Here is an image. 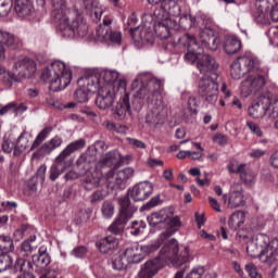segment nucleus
Wrapping results in <instances>:
<instances>
[{
  "instance_id": "nucleus-36",
  "label": "nucleus",
  "mask_w": 278,
  "mask_h": 278,
  "mask_svg": "<svg viewBox=\"0 0 278 278\" xmlns=\"http://www.w3.org/2000/svg\"><path fill=\"white\" fill-rule=\"evenodd\" d=\"M244 220H245L244 212L237 211L232 215H230L228 219V227H230V229L236 231L240 229L242 225H244Z\"/></svg>"
},
{
  "instance_id": "nucleus-57",
  "label": "nucleus",
  "mask_w": 278,
  "mask_h": 278,
  "mask_svg": "<svg viewBox=\"0 0 278 278\" xmlns=\"http://www.w3.org/2000/svg\"><path fill=\"white\" fill-rule=\"evenodd\" d=\"M12 10V0H0V17L8 16Z\"/></svg>"
},
{
  "instance_id": "nucleus-60",
  "label": "nucleus",
  "mask_w": 278,
  "mask_h": 278,
  "mask_svg": "<svg viewBox=\"0 0 278 278\" xmlns=\"http://www.w3.org/2000/svg\"><path fill=\"white\" fill-rule=\"evenodd\" d=\"M245 270L251 278H262V275L257 273V267L253 263L245 265Z\"/></svg>"
},
{
  "instance_id": "nucleus-13",
  "label": "nucleus",
  "mask_w": 278,
  "mask_h": 278,
  "mask_svg": "<svg viewBox=\"0 0 278 278\" xmlns=\"http://www.w3.org/2000/svg\"><path fill=\"white\" fill-rule=\"evenodd\" d=\"M166 116H168V110L166 104H164V100H157L146 115V123L150 127H157V125H162L166 121Z\"/></svg>"
},
{
  "instance_id": "nucleus-21",
  "label": "nucleus",
  "mask_w": 278,
  "mask_h": 278,
  "mask_svg": "<svg viewBox=\"0 0 278 278\" xmlns=\"http://www.w3.org/2000/svg\"><path fill=\"white\" fill-rule=\"evenodd\" d=\"M131 109H134V104L129 100V93H125L113 108V114L118 121H123L127 114H131Z\"/></svg>"
},
{
  "instance_id": "nucleus-26",
  "label": "nucleus",
  "mask_w": 278,
  "mask_h": 278,
  "mask_svg": "<svg viewBox=\"0 0 278 278\" xmlns=\"http://www.w3.org/2000/svg\"><path fill=\"white\" fill-rule=\"evenodd\" d=\"M160 268H162L160 258L150 260L144 263V266L139 271L138 278H153Z\"/></svg>"
},
{
  "instance_id": "nucleus-6",
  "label": "nucleus",
  "mask_w": 278,
  "mask_h": 278,
  "mask_svg": "<svg viewBox=\"0 0 278 278\" xmlns=\"http://www.w3.org/2000/svg\"><path fill=\"white\" fill-rule=\"evenodd\" d=\"M56 23H59L58 29L61 31L63 38H73L75 36L84 38L88 34V25L79 20L70 23L68 17L63 15L62 20L56 21Z\"/></svg>"
},
{
  "instance_id": "nucleus-8",
  "label": "nucleus",
  "mask_w": 278,
  "mask_h": 278,
  "mask_svg": "<svg viewBox=\"0 0 278 278\" xmlns=\"http://www.w3.org/2000/svg\"><path fill=\"white\" fill-rule=\"evenodd\" d=\"M260 65L250 56H241L230 65L232 79H242L248 73H257Z\"/></svg>"
},
{
  "instance_id": "nucleus-43",
  "label": "nucleus",
  "mask_w": 278,
  "mask_h": 278,
  "mask_svg": "<svg viewBox=\"0 0 278 278\" xmlns=\"http://www.w3.org/2000/svg\"><path fill=\"white\" fill-rule=\"evenodd\" d=\"M135 170L132 167H126L124 169H121L116 174V184L121 186L122 184H125V181H129L134 177Z\"/></svg>"
},
{
  "instance_id": "nucleus-27",
  "label": "nucleus",
  "mask_w": 278,
  "mask_h": 278,
  "mask_svg": "<svg viewBox=\"0 0 278 278\" xmlns=\"http://www.w3.org/2000/svg\"><path fill=\"white\" fill-rule=\"evenodd\" d=\"M79 81H83L85 88L88 90V92H91L92 94L101 90L102 80L99 74H91V75L85 76Z\"/></svg>"
},
{
  "instance_id": "nucleus-59",
  "label": "nucleus",
  "mask_w": 278,
  "mask_h": 278,
  "mask_svg": "<svg viewBox=\"0 0 278 278\" xmlns=\"http://www.w3.org/2000/svg\"><path fill=\"white\" fill-rule=\"evenodd\" d=\"M127 25L130 30V34H131V38H134V31H136V29H140V24L138 23V18L136 17V15H131L128 21H127Z\"/></svg>"
},
{
  "instance_id": "nucleus-40",
  "label": "nucleus",
  "mask_w": 278,
  "mask_h": 278,
  "mask_svg": "<svg viewBox=\"0 0 278 278\" xmlns=\"http://www.w3.org/2000/svg\"><path fill=\"white\" fill-rule=\"evenodd\" d=\"M51 4L54 8V21H62L66 15L64 14V10H66V0H51Z\"/></svg>"
},
{
  "instance_id": "nucleus-14",
  "label": "nucleus",
  "mask_w": 278,
  "mask_h": 278,
  "mask_svg": "<svg viewBox=\"0 0 278 278\" xmlns=\"http://www.w3.org/2000/svg\"><path fill=\"white\" fill-rule=\"evenodd\" d=\"M198 92L212 105L218 101V84L210 78L202 77L200 79Z\"/></svg>"
},
{
  "instance_id": "nucleus-18",
  "label": "nucleus",
  "mask_w": 278,
  "mask_h": 278,
  "mask_svg": "<svg viewBox=\"0 0 278 278\" xmlns=\"http://www.w3.org/2000/svg\"><path fill=\"white\" fill-rule=\"evenodd\" d=\"M116 202L118 204V217L124 220H131L134 218V214L138 212V207L131 203V199L126 193L123 197L116 198Z\"/></svg>"
},
{
  "instance_id": "nucleus-62",
  "label": "nucleus",
  "mask_w": 278,
  "mask_h": 278,
  "mask_svg": "<svg viewBox=\"0 0 278 278\" xmlns=\"http://www.w3.org/2000/svg\"><path fill=\"white\" fill-rule=\"evenodd\" d=\"M247 127H249L250 131H252V134H254L258 138H262L264 136V132L262 131V128H260L257 126V124H255L253 122H248Z\"/></svg>"
},
{
  "instance_id": "nucleus-24",
  "label": "nucleus",
  "mask_w": 278,
  "mask_h": 278,
  "mask_svg": "<svg viewBox=\"0 0 278 278\" xmlns=\"http://www.w3.org/2000/svg\"><path fill=\"white\" fill-rule=\"evenodd\" d=\"M83 5L86 14L91 16L94 23H99V21H101L103 7H101L97 0H83Z\"/></svg>"
},
{
  "instance_id": "nucleus-31",
  "label": "nucleus",
  "mask_w": 278,
  "mask_h": 278,
  "mask_svg": "<svg viewBox=\"0 0 278 278\" xmlns=\"http://www.w3.org/2000/svg\"><path fill=\"white\" fill-rule=\"evenodd\" d=\"M116 247H118V239L114 236H108L98 242V249L101 253H110V251H114Z\"/></svg>"
},
{
  "instance_id": "nucleus-54",
  "label": "nucleus",
  "mask_w": 278,
  "mask_h": 278,
  "mask_svg": "<svg viewBox=\"0 0 278 278\" xmlns=\"http://www.w3.org/2000/svg\"><path fill=\"white\" fill-rule=\"evenodd\" d=\"M12 267V256L8 253L0 254V273L8 270Z\"/></svg>"
},
{
  "instance_id": "nucleus-29",
  "label": "nucleus",
  "mask_w": 278,
  "mask_h": 278,
  "mask_svg": "<svg viewBox=\"0 0 278 278\" xmlns=\"http://www.w3.org/2000/svg\"><path fill=\"white\" fill-rule=\"evenodd\" d=\"M240 49H242V41H240L238 37L230 35L226 38L224 51L227 55H233L238 53Z\"/></svg>"
},
{
  "instance_id": "nucleus-55",
  "label": "nucleus",
  "mask_w": 278,
  "mask_h": 278,
  "mask_svg": "<svg viewBox=\"0 0 278 278\" xmlns=\"http://www.w3.org/2000/svg\"><path fill=\"white\" fill-rule=\"evenodd\" d=\"M269 118L275 121L274 127L278 129V97H275L274 102L271 104V109L269 112Z\"/></svg>"
},
{
  "instance_id": "nucleus-12",
  "label": "nucleus",
  "mask_w": 278,
  "mask_h": 278,
  "mask_svg": "<svg viewBox=\"0 0 278 278\" xmlns=\"http://www.w3.org/2000/svg\"><path fill=\"white\" fill-rule=\"evenodd\" d=\"M112 20H103L96 29V35L100 42H113L114 45H121L123 40V35L121 31L112 30Z\"/></svg>"
},
{
  "instance_id": "nucleus-50",
  "label": "nucleus",
  "mask_w": 278,
  "mask_h": 278,
  "mask_svg": "<svg viewBox=\"0 0 278 278\" xmlns=\"http://www.w3.org/2000/svg\"><path fill=\"white\" fill-rule=\"evenodd\" d=\"M154 16H155V18H157V21H161V23H164L166 21L170 22L168 11L165 10L164 2L161 4V7H159L154 10Z\"/></svg>"
},
{
  "instance_id": "nucleus-2",
  "label": "nucleus",
  "mask_w": 278,
  "mask_h": 278,
  "mask_svg": "<svg viewBox=\"0 0 278 278\" xmlns=\"http://www.w3.org/2000/svg\"><path fill=\"white\" fill-rule=\"evenodd\" d=\"M164 84L157 78H150L146 83L135 79L131 84V90H137L132 98V110L140 112L144 103L153 105L157 101H164L162 98V87Z\"/></svg>"
},
{
  "instance_id": "nucleus-15",
  "label": "nucleus",
  "mask_w": 278,
  "mask_h": 278,
  "mask_svg": "<svg viewBox=\"0 0 278 278\" xmlns=\"http://www.w3.org/2000/svg\"><path fill=\"white\" fill-rule=\"evenodd\" d=\"M116 99V89L114 85H103L101 89H99L96 105L99 110H109L114 105V101Z\"/></svg>"
},
{
  "instance_id": "nucleus-38",
  "label": "nucleus",
  "mask_w": 278,
  "mask_h": 278,
  "mask_svg": "<svg viewBox=\"0 0 278 278\" xmlns=\"http://www.w3.org/2000/svg\"><path fill=\"white\" fill-rule=\"evenodd\" d=\"M245 164L237 166V175H240V179L247 185L253 184V181H255V174L253 170L245 168Z\"/></svg>"
},
{
  "instance_id": "nucleus-22",
  "label": "nucleus",
  "mask_w": 278,
  "mask_h": 278,
  "mask_svg": "<svg viewBox=\"0 0 278 278\" xmlns=\"http://www.w3.org/2000/svg\"><path fill=\"white\" fill-rule=\"evenodd\" d=\"M200 40L205 49L210 51H216L218 49V45H220V39L216 31L212 29H204L200 33Z\"/></svg>"
},
{
  "instance_id": "nucleus-35",
  "label": "nucleus",
  "mask_w": 278,
  "mask_h": 278,
  "mask_svg": "<svg viewBox=\"0 0 278 278\" xmlns=\"http://www.w3.org/2000/svg\"><path fill=\"white\" fill-rule=\"evenodd\" d=\"M119 162H123V155L118 151H110L102 156V164L106 168L115 166Z\"/></svg>"
},
{
  "instance_id": "nucleus-53",
  "label": "nucleus",
  "mask_w": 278,
  "mask_h": 278,
  "mask_svg": "<svg viewBox=\"0 0 278 278\" xmlns=\"http://www.w3.org/2000/svg\"><path fill=\"white\" fill-rule=\"evenodd\" d=\"M103 218L110 219L114 216V204L110 201H104L101 207Z\"/></svg>"
},
{
  "instance_id": "nucleus-48",
  "label": "nucleus",
  "mask_w": 278,
  "mask_h": 278,
  "mask_svg": "<svg viewBox=\"0 0 278 278\" xmlns=\"http://www.w3.org/2000/svg\"><path fill=\"white\" fill-rule=\"evenodd\" d=\"M197 23V17L190 14H182L179 17V25L182 29H192Z\"/></svg>"
},
{
  "instance_id": "nucleus-30",
  "label": "nucleus",
  "mask_w": 278,
  "mask_h": 278,
  "mask_svg": "<svg viewBox=\"0 0 278 278\" xmlns=\"http://www.w3.org/2000/svg\"><path fill=\"white\" fill-rule=\"evenodd\" d=\"M173 213L168 208H163L156 213H152L149 217V223L151 227H157L162 223H166L168 218H172Z\"/></svg>"
},
{
  "instance_id": "nucleus-10",
  "label": "nucleus",
  "mask_w": 278,
  "mask_h": 278,
  "mask_svg": "<svg viewBox=\"0 0 278 278\" xmlns=\"http://www.w3.org/2000/svg\"><path fill=\"white\" fill-rule=\"evenodd\" d=\"M161 255H165V257L170 260L173 264L181 266V264H186V262H188V258L190 257V249L185 248L179 254V244L177 243V239H170L168 245L162 248Z\"/></svg>"
},
{
  "instance_id": "nucleus-41",
  "label": "nucleus",
  "mask_w": 278,
  "mask_h": 278,
  "mask_svg": "<svg viewBox=\"0 0 278 278\" xmlns=\"http://www.w3.org/2000/svg\"><path fill=\"white\" fill-rule=\"evenodd\" d=\"M83 177V187L85 190H94V188H99V184L101 182V179L99 177H94L92 172H88Z\"/></svg>"
},
{
  "instance_id": "nucleus-19",
  "label": "nucleus",
  "mask_w": 278,
  "mask_h": 278,
  "mask_svg": "<svg viewBox=\"0 0 278 278\" xmlns=\"http://www.w3.org/2000/svg\"><path fill=\"white\" fill-rule=\"evenodd\" d=\"M132 40L138 46L140 45H153L155 42V35L153 34V28L141 26L140 28L132 31Z\"/></svg>"
},
{
  "instance_id": "nucleus-42",
  "label": "nucleus",
  "mask_w": 278,
  "mask_h": 278,
  "mask_svg": "<svg viewBox=\"0 0 278 278\" xmlns=\"http://www.w3.org/2000/svg\"><path fill=\"white\" fill-rule=\"evenodd\" d=\"M165 5V10L167 11V14L169 16L179 17L181 16V4L177 3L175 0H166L163 2Z\"/></svg>"
},
{
  "instance_id": "nucleus-47",
  "label": "nucleus",
  "mask_w": 278,
  "mask_h": 278,
  "mask_svg": "<svg viewBox=\"0 0 278 278\" xmlns=\"http://www.w3.org/2000/svg\"><path fill=\"white\" fill-rule=\"evenodd\" d=\"M51 131H53V128L51 126L43 128L36 137L35 141L30 148V151H34V149H38V147H40V144H42V142H45V140H47V137L49 136V134Z\"/></svg>"
},
{
  "instance_id": "nucleus-9",
  "label": "nucleus",
  "mask_w": 278,
  "mask_h": 278,
  "mask_svg": "<svg viewBox=\"0 0 278 278\" xmlns=\"http://www.w3.org/2000/svg\"><path fill=\"white\" fill-rule=\"evenodd\" d=\"M273 103H275V98L273 93L267 91L265 94L261 96L258 101L252 104L249 110V116L252 118H264V116L270 117V110H273Z\"/></svg>"
},
{
  "instance_id": "nucleus-56",
  "label": "nucleus",
  "mask_w": 278,
  "mask_h": 278,
  "mask_svg": "<svg viewBox=\"0 0 278 278\" xmlns=\"http://www.w3.org/2000/svg\"><path fill=\"white\" fill-rule=\"evenodd\" d=\"M0 75H2V79L4 84L8 86H12V81H14V72L5 71V67L0 64Z\"/></svg>"
},
{
  "instance_id": "nucleus-45",
  "label": "nucleus",
  "mask_w": 278,
  "mask_h": 278,
  "mask_svg": "<svg viewBox=\"0 0 278 278\" xmlns=\"http://www.w3.org/2000/svg\"><path fill=\"white\" fill-rule=\"evenodd\" d=\"M101 81H104L103 86H114L118 81V74L112 71H105L99 74Z\"/></svg>"
},
{
  "instance_id": "nucleus-28",
  "label": "nucleus",
  "mask_w": 278,
  "mask_h": 278,
  "mask_svg": "<svg viewBox=\"0 0 278 278\" xmlns=\"http://www.w3.org/2000/svg\"><path fill=\"white\" fill-rule=\"evenodd\" d=\"M33 264H35L37 268H47V266L51 264V255L46 247L39 248L38 254L33 255Z\"/></svg>"
},
{
  "instance_id": "nucleus-52",
  "label": "nucleus",
  "mask_w": 278,
  "mask_h": 278,
  "mask_svg": "<svg viewBox=\"0 0 278 278\" xmlns=\"http://www.w3.org/2000/svg\"><path fill=\"white\" fill-rule=\"evenodd\" d=\"M88 93H90V91H88L86 89V86H80L74 93V99H76V101H78V103H86V101H88Z\"/></svg>"
},
{
  "instance_id": "nucleus-17",
  "label": "nucleus",
  "mask_w": 278,
  "mask_h": 278,
  "mask_svg": "<svg viewBox=\"0 0 278 278\" xmlns=\"http://www.w3.org/2000/svg\"><path fill=\"white\" fill-rule=\"evenodd\" d=\"M127 194L136 203L147 201L153 194V184L151 181H141L128 189Z\"/></svg>"
},
{
  "instance_id": "nucleus-1",
  "label": "nucleus",
  "mask_w": 278,
  "mask_h": 278,
  "mask_svg": "<svg viewBox=\"0 0 278 278\" xmlns=\"http://www.w3.org/2000/svg\"><path fill=\"white\" fill-rule=\"evenodd\" d=\"M178 45L187 49L185 60L189 64H195V67L201 75H207V73H214L218 71V64L216 59L208 53L203 52V48L197 41L194 35L187 33L178 38Z\"/></svg>"
},
{
  "instance_id": "nucleus-61",
  "label": "nucleus",
  "mask_w": 278,
  "mask_h": 278,
  "mask_svg": "<svg viewBox=\"0 0 278 278\" xmlns=\"http://www.w3.org/2000/svg\"><path fill=\"white\" fill-rule=\"evenodd\" d=\"M72 255H74V257L84 258L85 255H88V248L85 245L77 247L72 251Z\"/></svg>"
},
{
  "instance_id": "nucleus-16",
  "label": "nucleus",
  "mask_w": 278,
  "mask_h": 278,
  "mask_svg": "<svg viewBox=\"0 0 278 278\" xmlns=\"http://www.w3.org/2000/svg\"><path fill=\"white\" fill-rule=\"evenodd\" d=\"M266 86V78L260 74V68L257 72H251L245 80L241 83V90L245 94H251V92H257Z\"/></svg>"
},
{
  "instance_id": "nucleus-7",
  "label": "nucleus",
  "mask_w": 278,
  "mask_h": 278,
  "mask_svg": "<svg viewBox=\"0 0 278 278\" xmlns=\"http://www.w3.org/2000/svg\"><path fill=\"white\" fill-rule=\"evenodd\" d=\"M143 260L144 256L140 254V248L130 247L119 255L115 256L112 264L115 270H124V268H127L128 264H140Z\"/></svg>"
},
{
  "instance_id": "nucleus-32",
  "label": "nucleus",
  "mask_w": 278,
  "mask_h": 278,
  "mask_svg": "<svg viewBox=\"0 0 278 278\" xmlns=\"http://www.w3.org/2000/svg\"><path fill=\"white\" fill-rule=\"evenodd\" d=\"M1 42L14 51L23 47V40L10 33H3Z\"/></svg>"
},
{
  "instance_id": "nucleus-25",
  "label": "nucleus",
  "mask_w": 278,
  "mask_h": 278,
  "mask_svg": "<svg viewBox=\"0 0 278 278\" xmlns=\"http://www.w3.org/2000/svg\"><path fill=\"white\" fill-rule=\"evenodd\" d=\"M273 0H256L255 8L256 12L254 13V18L256 23H265L268 16L270 8H273Z\"/></svg>"
},
{
  "instance_id": "nucleus-39",
  "label": "nucleus",
  "mask_w": 278,
  "mask_h": 278,
  "mask_svg": "<svg viewBox=\"0 0 278 278\" xmlns=\"http://www.w3.org/2000/svg\"><path fill=\"white\" fill-rule=\"evenodd\" d=\"M127 219H123V217H116L115 220L109 226V231L114 233V236H122L125 231V227L127 226Z\"/></svg>"
},
{
  "instance_id": "nucleus-3",
  "label": "nucleus",
  "mask_w": 278,
  "mask_h": 278,
  "mask_svg": "<svg viewBox=\"0 0 278 278\" xmlns=\"http://www.w3.org/2000/svg\"><path fill=\"white\" fill-rule=\"evenodd\" d=\"M247 253L250 257H258L263 264L278 262V238L270 241L268 236L260 233L248 241Z\"/></svg>"
},
{
  "instance_id": "nucleus-33",
  "label": "nucleus",
  "mask_w": 278,
  "mask_h": 278,
  "mask_svg": "<svg viewBox=\"0 0 278 278\" xmlns=\"http://www.w3.org/2000/svg\"><path fill=\"white\" fill-rule=\"evenodd\" d=\"M167 225L170 230H166L160 235L161 242L168 240V238H170V236H173V233L179 231V227H181V220L179 219V217L176 216V217L169 219Z\"/></svg>"
},
{
  "instance_id": "nucleus-4",
  "label": "nucleus",
  "mask_w": 278,
  "mask_h": 278,
  "mask_svg": "<svg viewBox=\"0 0 278 278\" xmlns=\"http://www.w3.org/2000/svg\"><path fill=\"white\" fill-rule=\"evenodd\" d=\"M41 79L49 84V89L52 92H60V90H64L71 84L73 74L66 68V64L62 61H55L43 68Z\"/></svg>"
},
{
  "instance_id": "nucleus-51",
  "label": "nucleus",
  "mask_w": 278,
  "mask_h": 278,
  "mask_svg": "<svg viewBox=\"0 0 278 278\" xmlns=\"http://www.w3.org/2000/svg\"><path fill=\"white\" fill-rule=\"evenodd\" d=\"M164 241L159 239L156 240L155 243L149 244V245H141L139 249V252L141 251L142 253H144V255H150V253H155V251H157V249H160V247H162Z\"/></svg>"
},
{
  "instance_id": "nucleus-64",
  "label": "nucleus",
  "mask_w": 278,
  "mask_h": 278,
  "mask_svg": "<svg viewBox=\"0 0 278 278\" xmlns=\"http://www.w3.org/2000/svg\"><path fill=\"white\" fill-rule=\"evenodd\" d=\"M25 131H23L20 137L17 138L16 144L21 147V149H27L29 147V139L25 137Z\"/></svg>"
},
{
  "instance_id": "nucleus-23",
  "label": "nucleus",
  "mask_w": 278,
  "mask_h": 278,
  "mask_svg": "<svg viewBox=\"0 0 278 278\" xmlns=\"http://www.w3.org/2000/svg\"><path fill=\"white\" fill-rule=\"evenodd\" d=\"M235 190L230 192L228 198V207L236 210V207H242L247 203V197L244 195V189L239 184L233 185Z\"/></svg>"
},
{
  "instance_id": "nucleus-46",
  "label": "nucleus",
  "mask_w": 278,
  "mask_h": 278,
  "mask_svg": "<svg viewBox=\"0 0 278 278\" xmlns=\"http://www.w3.org/2000/svg\"><path fill=\"white\" fill-rule=\"evenodd\" d=\"M0 251L3 253H10L14 251V241L12 240V237L0 235Z\"/></svg>"
},
{
  "instance_id": "nucleus-58",
  "label": "nucleus",
  "mask_w": 278,
  "mask_h": 278,
  "mask_svg": "<svg viewBox=\"0 0 278 278\" xmlns=\"http://www.w3.org/2000/svg\"><path fill=\"white\" fill-rule=\"evenodd\" d=\"M58 275H60L58 266L52 265L51 267L47 268L39 278H58Z\"/></svg>"
},
{
  "instance_id": "nucleus-44",
  "label": "nucleus",
  "mask_w": 278,
  "mask_h": 278,
  "mask_svg": "<svg viewBox=\"0 0 278 278\" xmlns=\"http://www.w3.org/2000/svg\"><path fill=\"white\" fill-rule=\"evenodd\" d=\"M14 270L15 273H31L34 270V265H31V262L25 260V258H17L14 264Z\"/></svg>"
},
{
  "instance_id": "nucleus-63",
  "label": "nucleus",
  "mask_w": 278,
  "mask_h": 278,
  "mask_svg": "<svg viewBox=\"0 0 278 278\" xmlns=\"http://www.w3.org/2000/svg\"><path fill=\"white\" fill-rule=\"evenodd\" d=\"M204 274L205 269L203 267H198L193 268L185 278H202Z\"/></svg>"
},
{
  "instance_id": "nucleus-5",
  "label": "nucleus",
  "mask_w": 278,
  "mask_h": 278,
  "mask_svg": "<svg viewBox=\"0 0 278 278\" xmlns=\"http://www.w3.org/2000/svg\"><path fill=\"white\" fill-rule=\"evenodd\" d=\"M86 147V139H78L76 141L71 142L56 157L54 164L50 167V176L49 179L51 181H55L62 173H65L71 163L66 161L67 157H71L75 151H79V149H84Z\"/></svg>"
},
{
  "instance_id": "nucleus-37",
  "label": "nucleus",
  "mask_w": 278,
  "mask_h": 278,
  "mask_svg": "<svg viewBox=\"0 0 278 278\" xmlns=\"http://www.w3.org/2000/svg\"><path fill=\"white\" fill-rule=\"evenodd\" d=\"M170 22L165 21V22H159L154 26V31L161 40H166L170 38Z\"/></svg>"
},
{
  "instance_id": "nucleus-11",
  "label": "nucleus",
  "mask_w": 278,
  "mask_h": 278,
  "mask_svg": "<svg viewBox=\"0 0 278 278\" xmlns=\"http://www.w3.org/2000/svg\"><path fill=\"white\" fill-rule=\"evenodd\" d=\"M36 62L31 59L24 58L13 65V81L21 84L23 79H29L36 73Z\"/></svg>"
},
{
  "instance_id": "nucleus-49",
  "label": "nucleus",
  "mask_w": 278,
  "mask_h": 278,
  "mask_svg": "<svg viewBox=\"0 0 278 278\" xmlns=\"http://www.w3.org/2000/svg\"><path fill=\"white\" fill-rule=\"evenodd\" d=\"M15 12H16L17 16L25 18L27 16H30V14H33L34 5L31 4V2L27 3V4H16Z\"/></svg>"
},
{
  "instance_id": "nucleus-34",
  "label": "nucleus",
  "mask_w": 278,
  "mask_h": 278,
  "mask_svg": "<svg viewBox=\"0 0 278 278\" xmlns=\"http://www.w3.org/2000/svg\"><path fill=\"white\" fill-rule=\"evenodd\" d=\"M62 138L59 136L53 137L52 139H50L48 142L43 143L40 147V154L41 155H49V153H51V151H55V149H58L59 147H62Z\"/></svg>"
},
{
  "instance_id": "nucleus-20",
  "label": "nucleus",
  "mask_w": 278,
  "mask_h": 278,
  "mask_svg": "<svg viewBox=\"0 0 278 278\" xmlns=\"http://www.w3.org/2000/svg\"><path fill=\"white\" fill-rule=\"evenodd\" d=\"M97 163V154L87 151L78 157L76 161V170H79L80 175H86L92 170V166Z\"/></svg>"
}]
</instances>
